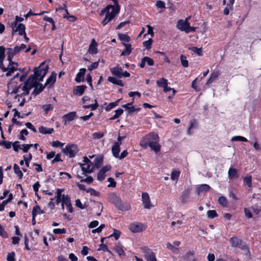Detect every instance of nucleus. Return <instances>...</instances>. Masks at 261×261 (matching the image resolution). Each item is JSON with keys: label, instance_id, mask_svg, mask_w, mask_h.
Listing matches in <instances>:
<instances>
[{"label": "nucleus", "instance_id": "nucleus-55", "mask_svg": "<svg viewBox=\"0 0 261 261\" xmlns=\"http://www.w3.org/2000/svg\"><path fill=\"white\" fill-rule=\"evenodd\" d=\"M43 111L47 113L48 111L53 109V107L50 104L44 105L42 106Z\"/></svg>", "mask_w": 261, "mask_h": 261}, {"label": "nucleus", "instance_id": "nucleus-16", "mask_svg": "<svg viewBox=\"0 0 261 261\" xmlns=\"http://www.w3.org/2000/svg\"><path fill=\"white\" fill-rule=\"evenodd\" d=\"M109 200L111 203H113L116 207L118 206L119 204H121V200L120 198L114 193L110 195Z\"/></svg>", "mask_w": 261, "mask_h": 261}, {"label": "nucleus", "instance_id": "nucleus-52", "mask_svg": "<svg viewBox=\"0 0 261 261\" xmlns=\"http://www.w3.org/2000/svg\"><path fill=\"white\" fill-rule=\"evenodd\" d=\"M104 134L103 133L98 132L94 133L92 134V137L94 139H97L101 138L103 136Z\"/></svg>", "mask_w": 261, "mask_h": 261}, {"label": "nucleus", "instance_id": "nucleus-14", "mask_svg": "<svg viewBox=\"0 0 261 261\" xmlns=\"http://www.w3.org/2000/svg\"><path fill=\"white\" fill-rule=\"evenodd\" d=\"M111 168V166L109 165L103 167L97 174V179L100 181L103 180L105 178V173L109 171Z\"/></svg>", "mask_w": 261, "mask_h": 261}, {"label": "nucleus", "instance_id": "nucleus-39", "mask_svg": "<svg viewBox=\"0 0 261 261\" xmlns=\"http://www.w3.org/2000/svg\"><path fill=\"white\" fill-rule=\"evenodd\" d=\"M192 52L198 56H201L202 54V48H198L197 47H192L189 48Z\"/></svg>", "mask_w": 261, "mask_h": 261}, {"label": "nucleus", "instance_id": "nucleus-21", "mask_svg": "<svg viewBox=\"0 0 261 261\" xmlns=\"http://www.w3.org/2000/svg\"><path fill=\"white\" fill-rule=\"evenodd\" d=\"M47 211V208H44V210H41L40 206L39 205H35L32 211V216H36L39 214H43L45 213V212Z\"/></svg>", "mask_w": 261, "mask_h": 261}, {"label": "nucleus", "instance_id": "nucleus-64", "mask_svg": "<svg viewBox=\"0 0 261 261\" xmlns=\"http://www.w3.org/2000/svg\"><path fill=\"white\" fill-rule=\"evenodd\" d=\"M99 224V222L97 220H94L91 222L89 224V227L90 228H93L97 226Z\"/></svg>", "mask_w": 261, "mask_h": 261}, {"label": "nucleus", "instance_id": "nucleus-17", "mask_svg": "<svg viewBox=\"0 0 261 261\" xmlns=\"http://www.w3.org/2000/svg\"><path fill=\"white\" fill-rule=\"evenodd\" d=\"M229 242L231 245L234 247H241L242 245V241L236 237H233L230 239Z\"/></svg>", "mask_w": 261, "mask_h": 261}, {"label": "nucleus", "instance_id": "nucleus-9", "mask_svg": "<svg viewBox=\"0 0 261 261\" xmlns=\"http://www.w3.org/2000/svg\"><path fill=\"white\" fill-rule=\"evenodd\" d=\"M110 71L113 75L118 78H121L122 76L127 77L130 76V74L126 71L123 72L122 68L119 65L110 68Z\"/></svg>", "mask_w": 261, "mask_h": 261}, {"label": "nucleus", "instance_id": "nucleus-45", "mask_svg": "<svg viewBox=\"0 0 261 261\" xmlns=\"http://www.w3.org/2000/svg\"><path fill=\"white\" fill-rule=\"evenodd\" d=\"M217 216V212L215 210H210L207 212V216L208 218L213 219Z\"/></svg>", "mask_w": 261, "mask_h": 261}, {"label": "nucleus", "instance_id": "nucleus-19", "mask_svg": "<svg viewBox=\"0 0 261 261\" xmlns=\"http://www.w3.org/2000/svg\"><path fill=\"white\" fill-rule=\"evenodd\" d=\"M97 43L94 39H92L89 45L88 52L90 54H96L97 53Z\"/></svg>", "mask_w": 261, "mask_h": 261}, {"label": "nucleus", "instance_id": "nucleus-41", "mask_svg": "<svg viewBox=\"0 0 261 261\" xmlns=\"http://www.w3.org/2000/svg\"><path fill=\"white\" fill-rule=\"evenodd\" d=\"M121 232L119 230L113 229V233L108 237V238L114 237L116 240H117L120 237Z\"/></svg>", "mask_w": 261, "mask_h": 261}, {"label": "nucleus", "instance_id": "nucleus-24", "mask_svg": "<svg viewBox=\"0 0 261 261\" xmlns=\"http://www.w3.org/2000/svg\"><path fill=\"white\" fill-rule=\"evenodd\" d=\"M108 80L113 84L119 85L121 87L124 86V84L121 80H120L115 77L109 76L108 78Z\"/></svg>", "mask_w": 261, "mask_h": 261}, {"label": "nucleus", "instance_id": "nucleus-3", "mask_svg": "<svg viewBox=\"0 0 261 261\" xmlns=\"http://www.w3.org/2000/svg\"><path fill=\"white\" fill-rule=\"evenodd\" d=\"M159 137L157 134L151 133L145 136L140 141V145L146 148L148 146L150 147L151 150L155 152L160 151L161 146L159 144Z\"/></svg>", "mask_w": 261, "mask_h": 261}, {"label": "nucleus", "instance_id": "nucleus-43", "mask_svg": "<svg viewBox=\"0 0 261 261\" xmlns=\"http://www.w3.org/2000/svg\"><path fill=\"white\" fill-rule=\"evenodd\" d=\"M231 141H243V142H247V139L242 136H234L231 138Z\"/></svg>", "mask_w": 261, "mask_h": 261}, {"label": "nucleus", "instance_id": "nucleus-25", "mask_svg": "<svg viewBox=\"0 0 261 261\" xmlns=\"http://www.w3.org/2000/svg\"><path fill=\"white\" fill-rule=\"evenodd\" d=\"M219 75V72L218 71H214L211 74L210 77L207 80L206 85H208L214 82L217 78Z\"/></svg>", "mask_w": 261, "mask_h": 261}, {"label": "nucleus", "instance_id": "nucleus-30", "mask_svg": "<svg viewBox=\"0 0 261 261\" xmlns=\"http://www.w3.org/2000/svg\"><path fill=\"white\" fill-rule=\"evenodd\" d=\"M180 171L176 169H173L171 173V179L172 180H177L180 175Z\"/></svg>", "mask_w": 261, "mask_h": 261}, {"label": "nucleus", "instance_id": "nucleus-51", "mask_svg": "<svg viewBox=\"0 0 261 261\" xmlns=\"http://www.w3.org/2000/svg\"><path fill=\"white\" fill-rule=\"evenodd\" d=\"M182 224V221L180 220H177L176 221H173L171 223V226L172 228H174L177 226V228H179V226Z\"/></svg>", "mask_w": 261, "mask_h": 261}, {"label": "nucleus", "instance_id": "nucleus-18", "mask_svg": "<svg viewBox=\"0 0 261 261\" xmlns=\"http://www.w3.org/2000/svg\"><path fill=\"white\" fill-rule=\"evenodd\" d=\"M19 46L15 47L14 48H8L7 52L8 59H12L13 56L20 51Z\"/></svg>", "mask_w": 261, "mask_h": 261}, {"label": "nucleus", "instance_id": "nucleus-28", "mask_svg": "<svg viewBox=\"0 0 261 261\" xmlns=\"http://www.w3.org/2000/svg\"><path fill=\"white\" fill-rule=\"evenodd\" d=\"M228 176L231 179L237 178L238 177L237 170L234 168H230L228 172Z\"/></svg>", "mask_w": 261, "mask_h": 261}, {"label": "nucleus", "instance_id": "nucleus-8", "mask_svg": "<svg viewBox=\"0 0 261 261\" xmlns=\"http://www.w3.org/2000/svg\"><path fill=\"white\" fill-rule=\"evenodd\" d=\"M79 148L77 145L74 144H67L63 149V152L68 155L70 158L75 156L79 151Z\"/></svg>", "mask_w": 261, "mask_h": 261}, {"label": "nucleus", "instance_id": "nucleus-44", "mask_svg": "<svg viewBox=\"0 0 261 261\" xmlns=\"http://www.w3.org/2000/svg\"><path fill=\"white\" fill-rule=\"evenodd\" d=\"M114 250L119 256H121L124 254V252L123 249L119 246H116L114 248Z\"/></svg>", "mask_w": 261, "mask_h": 261}, {"label": "nucleus", "instance_id": "nucleus-36", "mask_svg": "<svg viewBox=\"0 0 261 261\" xmlns=\"http://www.w3.org/2000/svg\"><path fill=\"white\" fill-rule=\"evenodd\" d=\"M14 170L15 173L17 175L19 178H21L22 177L23 174L20 170L19 167L16 164L14 165Z\"/></svg>", "mask_w": 261, "mask_h": 261}, {"label": "nucleus", "instance_id": "nucleus-60", "mask_svg": "<svg viewBox=\"0 0 261 261\" xmlns=\"http://www.w3.org/2000/svg\"><path fill=\"white\" fill-rule=\"evenodd\" d=\"M81 181L85 182L89 184H91L93 181V179L91 176H88L86 178H81Z\"/></svg>", "mask_w": 261, "mask_h": 261}, {"label": "nucleus", "instance_id": "nucleus-58", "mask_svg": "<svg viewBox=\"0 0 261 261\" xmlns=\"http://www.w3.org/2000/svg\"><path fill=\"white\" fill-rule=\"evenodd\" d=\"M32 146H33V144H23L21 149L23 152H27Z\"/></svg>", "mask_w": 261, "mask_h": 261}, {"label": "nucleus", "instance_id": "nucleus-20", "mask_svg": "<svg viewBox=\"0 0 261 261\" xmlns=\"http://www.w3.org/2000/svg\"><path fill=\"white\" fill-rule=\"evenodd\" d=\"M56 73L53 72L49 77L47 79L45 86L50 87L56 82Z\"/></svg>", "mask_w": 261, "mask_h": 261}, {"label": "nucleus", "instance_id": "nucleus-47", "mask_svg": "<svg viewBox=\"0 0 261 261\" xmlns=\"http://www.w3.org/2000/svg\"><path fill=\"white\" fill-rule=\"evenodd\" d=\"M218 201L223 206H226L227 205V200L224 196H221L219 198Z\"/></svg>", "mask_w": 261, "mask_h": 261}, {"label": "nucleus", "instance_id": "nucleus-34", "mask_svg": "<svg viewBox=\"0 0 261 261\" xmlns=\"http://www.w3.org/2000/svg\"><path fill=\"white\" fill-rule=\"evenodd\" d=\"M125 49L121 53V56H127L132 52L131 45L129 44L124 45Z\"/></svg>", "mask_w": 261, "mask_h": 261}, {"label": "nucleus", "instance_id": "nucleus-4", "mask_svg": "<svg viewBox=\"0 0 261 261\" xmlns=\"http://www.w3.org/2000/svg\"><path fill=\"white\" fill-rule=\"evenodd\" d=\"M64 189H57L55 193V198L56 199V203H61L62 210H64L65 206H66L67 211L72 213L73 212V208L72 207L70 199L68 195H65L62 193L64 192Z\"/></svg>", "mask_w": 261, "mask_h": 261}, {"label": "nucleus", "instance_id": "nucleus-40", "mask_svg": "<svg viewBox=\"0 0 261 261\" xmlns=\"http://www.w3.org/2000/svg\"><path fill=\"white\" fill-rule=\"evenodd\" d=\"M94 101H95V103L94 104L89 105H85L83 106V108L84 109L90 108L93 111L96 110L98 108V105L97 103L96 99H95Z\"/></svg>", "mask_w": 261, "mask_h": 261}, {"label": "nucleus", "instance_id": "nucleus-15", "mask_svg": "<svg viewBox=\"0 0 261 261\" xmlns=\"http://www.w3.org/2000/svg\"><path fill=\"white\" fill-rule=\"evenodd\" d=\"M87 88L85 85L76 86L73 88V93L76 96H81L84 93Z\"/></svg>", "mask_w": 261, "mask_h": 261}, {"label": "nucleus", "instance_id": "nucleus-63", "mask_svg": "<svg viewBox=\"0 0 261 261\" xmlns=\"http://www.w3.org/2000/svg\"><path fill=\"white\" fill-rule=\"evenodd\" d=\"M155 6L158 8H165V4L161 1H158L156 3Z\"/></svg>", "mask_w": 261, "mask_h": 261}, {"label": "nucleus", "instance_id": "nucleus-5", "mask_svg": "<svg viewBox=\"0 0 261 261\" xmlns=\"http://www.w3.org/2000/svg\"><path fill=\"white\" fill-rule=\"evenodd\" d=\"M19 73H17L10 81L8 84L7 92L9 94H15L17 93L16 98H18V100H19V97L24 96L25 95H21V84L18 83L15 81V79L18 77Z\"/></svg>", "mask_w": 261, "mask_h": 261}, {"label": "nucleus", "instance_id": "nucleus-31", "mask_svg": "<svg viewBox=\"0 0 261 261\" xmlns=\"http://www.w3.org/2000/svg\"><path fill=\"white\" fill-rule=\"evenodd\" d=\"M16 32H18V34L20 35H24L26 37V34L25 33V26L22 23H20L18 25L16 30Z\"/></svg>", "mask_w": 261, "mask_h": 261}, {"label": "nucleus", "instance_id": "nucleus-27", "mask_svg": "<svg viewBox=\"0 0 261 261\" xmlns=\"http://www.w3.org/2000/svg\"><path fill=\"white\" fill-rule=\"evenodd\" d=\"M119 39L122 41L123 45L128 44L130 38L128 36L124 34H119L118 35Z\"/></svg>", "mask_w": 261, "mask_h": 261}, {"label": "nucleus", "instance_id": "nucleus-13", "mask_svg": "<svg viewBox=\"0 0 261 261\" xmlns=\"http://www.w3.org/2000/svg\"><path fill=\"white\" fill-rule=\"evenodd\" d=\"M76 117V113L75 112H71L64 115L63 117V121L64 124L66 125L67 122L73 120Z\"/></svg>", "mask_w": 261, "mask_h": 261}, {"label": "nucleus", "instance_id": "nucleus-42", "mask_svg": "<svg viewBox=\"0 0 261 261\" xmlns=\"http://www.w3.org/2000/svg\"><path fill=\"white\" fill-rule=\"evenodd\" d=\"M122 107L127 110L129 113L133 112L135 110L134 107L132 106V103H128L126 105H124L122 106Z\"/></svg>", "mask_w": 261, "mask_h": 261}, {"label": "nucleus", "instance_id": "nucleus-53", "mask_svg": "<svg viewBox=\"0 0 261 261\" xmlns=\"http://www.w3.org/2000/svg\"><path fill=\"white\" fill-rule=\"evenodd\" d=\"M28 132L27 129H22L20 133L19 139L21 140H24V137L25 136H27L28 135Z\"/></svg>", "mask_w": 261, "mask_h": 261}, {"label": "nucleus", "instance_id": "nucleus-54", "mask_svg": "<svg viewBox=\"0 0 261 261\" xmlns=\"http://www.w3.org/2000/svg\"><path fill=\"white\" fill-rule=\"evenodd\" d=\"M152 42V40L151 39H149V40L143 42V45L146 47V48L149 49L151 48Z\"/></svg>", "mask_w": 261, "mask_h": 261}, {"label": "nucleus", "instance_id": "nucleus-26", "mask_svg": "<svg viewBox=\"0 0 261 261\" xmlns=\"http://www.w3.org/2000/svg\"><path fill=\"white\" fill-rule=\"evenodd\" d=\"M54 130L53 128H48L43 126L39 127V132L42 134H51Z\"/></svg>", "mask_w": 261, "mask_h": 261}, {"label": "nucleus", "instance_id": "nucleus-7", "mask_svg": "<svg viewBox=\"0 0 261 261\" xmlns=\"http://www.w3.org/2000/svg\"><path fill=\"white\" fill-rule=\"evenodd\" d=\"M189 17L186 18L185 20H179L177 22L176 27L181 31H184L186 33L195 32L196 28L190 25L188 22Z\"/></svg>", "mask_w": 261, "mask_h": 261}, {"label": "nucleus", "instance_id": "nucleus-12", "mask_svg": "<svg viewBox=\"0 0 261 261\" xmlns=\"http://www.w3.org/2000/svg\"><path fill=\"white\" fill-rule=\"evenodd\" d=\"M143 252L145 258L147 261H157L155 254L150 249L145 248Z\"/></svg>", "mask_w": 261, "mask_h": 261}, {"label": "nucleus", "instance_id": "nucleus-46", "mask_svg": "<svg viewBox=\"0 0 261 261\" xmlns=\"http://www.w3.org/2000/svg\"><path fill=\"white\" fill-rule=\"evenodd\" d=\"M180 58L182 65L184 67H187L188 66V61L187 60L186 57L185 56L181 55L180 56Z\"/></svg>", "mask_w": 261, "mask_h": 261}, {"label": "nucleus", "instance_id": "nucleus-49", "mask_svg": "<svg viewBox=\"0 0 261 261\" xmlns=\"http://www.w3.org/2000/svg\"><path fill=\"white\" fill-rule=\"evenodd\" d=\"M118 105V101L112 102L110 103L107 107L106 108V111H109L113 108L116 107Z\"/></svg>", "mask_w": 261, "mask_h": 261}, {"label": "nucleus", "instance_id": "nucleus-61", "mask_svg": "<svg viewBox=\"0 0 261 261\" xmlns=\"http://www.w3.org/2000/svg\"><path fill=\"white\" fill-rule=\"evenodd\" d=\"M14 256V252H12L8 254L7 259L8 261H15Z\"/></svg>", "mask_w": 261, "mask_h": 261}, {"label": "nucleus", "instance_id": "nucleus-22", "mask_svg": "<svg viewBox=\"0 0 261 261\" xmlns=\"http://www.w3.org/2000/svg\"><path fill=\"white\" fill-rule=\"evenodd\" d=\"M86 69L85 68H81L79 72L76 74L75 81L77 83H80L81 81L83 80L84 76L85 74Z\"/></svg>", "mask_w": 261, "mask_h": 261}, {"label": "nucleus", "instance_id": "nucleus-33", "mask_svg": "<svg viewBox=\"0 0 261 261\" xmlns=\"http://www.w3.org/2000/svg\"><path fill=\"white\" fill-rule=\"evenodd\" d=\"M243 182L245 186H247L248 188L252 186V179L251 176H246L243 178Z\"/></svg>", "mask_w": 261, "mask_h": 261}, {"label": "nucleus", "instance_id": "nucleus-59", "mask_svg": "<svg viewBox=\"0 0 261 261\" xmlns=\"http://www.w3.org/2000/svg\"><path fill=\"white\" fill-rule=\"evenodd\" d=\"M54 198H50V201L48 202L47 204V207L50 209L51 210H54L55 207V204L56 203L54 202Z\"/></svg>", "mask_w": 261, "mask_h": 261}, {"label": "nucleus", "instance_id": "nucleus-48", "mask_svg": "<svg viewBox=\"0 0 261 261\" xmlns=\"http://www.w3.org/2000/svg\"><path fill=\"white\" fill-rule=\"evenodd\" d=\"M51 145L54 147L61 148L64 145V143H62L59 141H54L51 143Z\"/></svg>", "mask_w": 261, "mask_h": 261}, {"label": "nucleus", "instance_id": "nucleus-23", "mask_svg": "<svg viewBox=\"0 0 261 261\" xmlns=\"http://www.w3.org/2000/svg\"><path fill=\"white\" fill-rule=\"evenodd\" d=\"M120 143H115L112 146V151L113 155L116 158L118 156L120 152Z\"/></svg>", "mask_w": 261, "mask_h": 261}, {"label": "nucleus", "instance_id": "nucleus-38", "mask_svg": "<svg viewBox=\"0 0 261 261\" xmlns=\"http://www.w3.org/2000/svg\"><path fill=\"white\" fill-rule=\"evenodd\" d=\"M167 248L170 250L172 252L174 253L178 254L179 252V249L177 248L174 247L171 243H167L166 244Z\"/></svg>", "mask_w": 261, "mask_h": 261}, {"label": "nucleus", "instance_id": "nucleus-57", "mask_svg": "<svg viewBox=\"0 0 261 261\" xmlns=\"http://www.w3.org/2000/svg\"><path fill=\"white\" fill-rule=\"evenodd\" d=\"M53 232L55 234H63L66 233V229L65 228L60 229L55 228L53 229Z\"/></svg>", "mask_w": 261, "mask_h": 261}, {"label": "nucleus", "instance_id": "nucleus-35", "mask_svg": "<svg viewBox=\"0 0 261 261\" xmlns=\"http://www.w3.org/2000/svg\"><path fill=\"white\" fill-rule=\"evenodd\" d=\"M210 186L208 185H201L198 188V193L199 194L200 193H202L204 191H207L210 189Z\"/></svg>", "mask_w": 261, "mask_h": 261}, {"label": "nucleus", "instance_id": "nucleus-56", "mask_svg": "<svg viewBox=\"0 0 261 261\" xmlns=\"http://www.w3.org/2000/svg\"><path fill=\"white\" fill-rule=\"evenodd\" d=\"M144 61H145L149 66H152L154 64L153 60L150 58L147 57H144Z\"/></svg>", "mask_w": 261, "mask_h": 261}, {"label": "nucleus", "instance_id": "nucleus-2", "mask_svg": "<svg viewBox=\"0 0 261 261\" xmlns=\"http://www.w3.org/2000/svg\"><path fill=\"white\" fill-rule=\"evenodd\" d=\"M5 48L0 46V68L6 73V76H9L18 69V64L8 57L5 59Z\"/></svg>", "mask_w": 261, "mask_h": 261}, {"label": "nucleus", "instance_id": "nucleus-50", "mask_svg": "<svg viewBox=\"0 0 261 261\" xmlns=\"http://www.w3.org/2000/svg\"><path fill=\"white\" fill-rule=\"evenodd\" d=\"M0 145H4L6 148L9 149L11 147L12 143L9 141H0Z\"/></svg>", "mask_w": 261, "mask_h": 261}, {"label": "nucleus", "instance_id": "nucleus-10", "mask_svg": "<svg viewBox=\"0 0 261 261\" xmlns=\"http://www.w3.org/2000/svg\"><path fill=\"white\" fill-rule=\"evenodd\" d=\"M146 228V226L142 223L135 222L130 224L129 229L134 233L140 232Z\"/></svg>", "mask_w": 261, "mask_h": 261}, {"label": "nucleus", "instance_id": "nucleus-11", "mask_svg": "<svg viewBox=\"0 0 261 261\" xmlns=\"http://www.w3.org/2000/svg\"><path fill=\"white\" fill-rule=\"evenodd\" d=\"M142 203L145 208L149 209L153 206L148 193H143L142 194Z\"/></svg>", "mask_w": 261, "mask_h": 261}, {"label": "nucleus", "instance_id": "nucleus-37", "mask_svg": "<svg viewBox=\"0 0 261 261\" xmlns=\"http://www.w3.org/2000/svg\"><path fill=\"white\" fill-rule=\"evenodd\" d=\"M123 112V110L122 109H118L115 111V115L110 120H113L118 118Z\"/></svg>", "mask_w": 261, "mask_h": 261}, {"label": "nucleus", "instance_id": "nucleus-1", "mask_svg": "<svg viewBox=\"0 0 261 261\" xmlns=\"http://www.w3.org/2000/svg\"><path fill=\"white\" fill-rule=\"evenodd\" d=\"M48 66L44 62L42 63L40 66L35 68L34 74L30 76L29 78L22 87L21 90V95H28L30 89L34 87V93L38 94L44 88V86L38 82L42 81L48 71Z\"/></svg>", "mask_w": 261, "mask_h": 261}, {"label": "nucleus", "instance_id": "nucleus-62", "mask_svg": "<svg viewBox=\"0 0 261 261\" xmlns=\"http://www.w3.org/2000/svg\"><path fill=\"white\" fill-rule=\"evenodd\" d=\"M98 66V62H95L91 64L89 67H88V69L89 70H92L94 69H96Z\"/></svg>", "mask_w": 261, "mask_h": 261}, {"label": "nucleus", "instance_id": "nucleus-32", "mask_svg": "<svg viewBox=\"0 0 261 261\" xmlns=\"http://www.w3.org/2000/svg\"><path fill=\"white\" fill-rule=\"evenodd\" d=\"M156 84L159 87L163 88L166 86H168V81L164 78H161L156 81Z\"/></svg>", "mask_w": 261, "mask_h": 261}, {"label": "nucleus", "instance_id": "nucleus-6", "mask_svg": "<svg viewBox=\"0 0 261 261\" xmlns=\"http://www.w3.org/2000/svg\"><path fill=\"white\" fill-rule=\"evenodd\" d=\"M83 163H80V167L83 171L82 175L76 174V176L78 178H83L86 176L87 173H91L93 171L94 166L89 159L84 156L83 158Z\"/></svg>", "mask_w": 261, "mask_h": 261}, {"label": "nucleus", "instance_id": "nucleus-29", "mask_svg": "<svg viewBox=\"0 0 261 261\" xmlns=\"http://www.w3.org/2000/svg\"><path fill=\"white\" fill-rule=\"evenodd\" d=\"M118 210L122 211H127L130 210V205L126 203H122L121 201V204H119L118 206L116 207Z\"/></svg>", "mask_w": 261, "mask_h": 261}]
</instances>
